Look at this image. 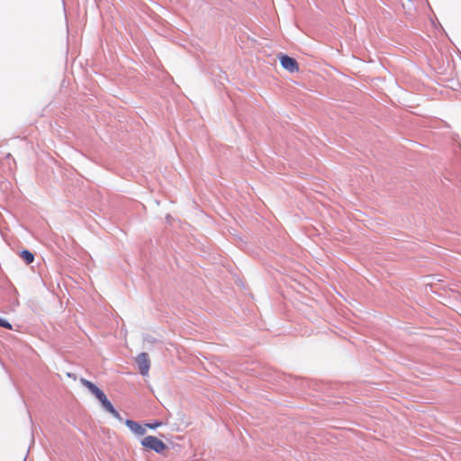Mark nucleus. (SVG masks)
<instances>
[{
  "instance_id": "obj_1",
  "label": "nucleus",
  "mask_w": 461,
  "mask_h": 461,
  "mask_svg": "<svg viewBox=\"0 0 461 461\" xmlns=\"http://www.w3.org/2000/svg\"><path fill=\"white\" fill-rule=\"evenodd\" d=\"M80 383L84 386H86L99 400L103 407L108 412H110L114 418L118 419L119 420H122L120 413L113 408V404L110 402V401L107 399L106 395L101 389H99L95 384L85 378H80Z\"/></svg>"
},
{
  "instance_id": "obj_2",
  "label": "nucleus",
  "mask_w": 461,
  "mask_h": 461,
  "mask_svg": "<svg viewBox=\"0 0 461 461\" xmlns=\"http://www.w3.org/2000/svg\"><path fill=\"white\" fill-rule=\"evenodd\" d=\"M141 445L150 450H154L157 453H162L166 448V444L154 436H148L141 440Z\"/></svg>"
},
{
  "instance_id": "obj_3",
  "label": "nucleus",
  "mask_w": 461,
  "mask_h": 461,
  "mask_svg": "<svg viewBox=\"0 0 461 461\" xmlns=\"http://www.w3.org/2000/svg\"><path fill=\"white\" fill-rule=\"evenodd\" d=\"M136 363L139 367V371L142 375H148L149 367H150V360L148 353H140L136 357Z\"/></svg>"
},
{
  "instance_id": "obj_4",
  "label": "nucleus",
  "mask_w": 461,
  "mask_h": 461,
  "mask_svg": "<svg viewBox=\"0 0 461 461\" xmlns=\"http://www.w3.org/2000/svg\"><path fill=\"white\" fill-rule=\"evenodd\" d=\"M279 59L282 67L287 71L291 73L299 71L298 62L294 58L282 54L280 55Z\"/></svg>"
},
{
  "instance_id": "obj_5",
  "label": "nucleus",
  "mask_w": 461,
  "mask_h": 461,
  "mask_svg": "<svg viewBox=\"0 0 461 461\" xmlns=\"http://www.w3.org/2000/svg\"><path fill=\"white\" fill-rule=\"evenodd\" d=\"M125 424L136 435L141 436V435H144L146 432L145 425L142 426V425L139 424L138 422L133 421L131 420H126Z\"/></svg>"
},
{
  "instance_id": "obj_6",
  "label": "nucleus",
  "mask_w": 461,
  "mask_h": 461,
  "mask_svg": "<svg viewBox=\"0 0 461 461\" xmlns=\"http://www.w3.org/2000/svg\"><path fill=\"white\" fill-rule=\"evenodd\" d=\"M21 258L27 263V264H31L33 262L34 260V256L32 252H30L29 250H23L21 252Z\"/></svg>"
},
{
  "instance_id": "obj_7",
  "label": "nucleus",
  "mask_w": 461,
  "mask_h": 461,
  "mask_svg": "<svg viewBox=\"0 0 461 461\" xmlns=\"http://www.w3.org/2000/svg\"><path fill=\"white\" fill-rule=\"evenodd\" d=\"M0 326L4 327V328H6L8 330H12L13 329L11 323H9L6 320L2 319V318H0Z\"/></svg>"
},
{
  "instance_id": "obj_8",
  "label": "nucleus",
  "mask_w": 461,
  "mask_h": 461,
  "mask_svg": "<svg viewBox=\"0 0 461 461\" xmlns=\"http://www.w3.org/2000/svg\"><path fill=\"white\" fill-rule=\"evenodd\" d=\"M162 425V422L157 421L155 423H146L145 427L149 429H156L158 427H160Z\"/></svg>"
}]
</instances>
